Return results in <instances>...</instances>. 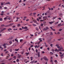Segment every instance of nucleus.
I'll return each instance as SVG.
<instances>
[{
  "label": "nucleus",
  "instance_id": "nucleus-10",
  "mask_svg": "<svg viewBox=\"0 0 64 64\" xmlns=\"http://www.w3.org/2000/svg\"><path fill=\"white\" fill-rule=\"evenodd\" d=\"M49 23L50 24H52V23H53V22H50Z\"/></svg>",
  "mask_w": 64,
  "mask_h": 64
},
{
  "label": "nucleus",
  "instance_id": "nucleus-39",
  "mask_svg": "<svg viewBox=\"0 0 64 64\" xmlns=\"http://www.w3.org/2000/svg\"><path fill=\"white\" fill-rule=\"evenodd\" d=\"M36 13L34 12V13H33V15H36Z\"/></svg>",
  "mask_w": 64,
  "mask_h": 64
},
{
  "label": "nucleus",
  "instance_id": "nucleus-8",
  "mask_svg": "<svg viewBox=\"0 0 64 64\" xmlns=\"http://www.w3.org/2000/svg\"><path fill=\"white\" fill-rule=\"evenodd\" d=\"M12 24H10V25H7V26H5V27H8V26H12Z\"/></svg>",
  "mask_w": 64,
  "mask_h": 64
},
{
  "label": "nucleus",
  "instance_id": "nucleus-15",
  "mask_svg": "<svg viewBox=\"0 0 64 64\" xmlns=\"http://www.w3.org/2000/svg\"><path fill=\"white\" fill-rule=\"evenodd\" d=\"M16 61L17 62H19V60L18 59H17L16 60Z\"/></svg>",
  "mask_w": 64,
  "mask_h": 64
},
{
  "label": "nucleus",
  "instance_id": "nucleus-28",
  "mask_svg": "<svg viewBox=\"0 0 64 64\" xmlns=\"http://www.w3.org/2000/svg\"><path fill=\"white\" fill-rule=\"evenodd\" d=\"M2 18H0V21H2Z\"/></svg>",
  "mask_w": 64,
  "mask_h": 64
},
{
  "label": "nucleus",
  "instance_id": "nucleus-43",
  "mask_svg": "<svg viewBox=\"0 0 64 64\" xmlns=\"http://www.w3.org/2000/svg\"><path fill=\"white\" fill-rule=\"evenodd\" d=\"M22 2V1H21V0H20L19 2V3H20V2Z\"/></svg>",
  "mask_w": 64,
  "mask_h": 64
},
{
  "label": "nucleus",
  "instance_id": "nucleus-49",
  "mask_svg": "<svg viewBox=\"0 0 64 64\" xmlns=\"http://www.w3.org/2000/svg\"><path fill=\"white\" fill-rule=\"evenodd\" d=\"M39 19L40 20V19H41V18L40 17H39Z\"/></svg>",
  "mask_w": 64,
  "mask_h": 64
},
{
  "label": "nucleus",
  "instance_id": "nucleus-54",
  "mask_svg": "<svg viewBox=\"0 0 64 64\" xmlns=\"http://www.w3.org/2000/svg\"><path fill=\"white\" fill-rule=\"evenodd\" d=\"M36 30H38V29L37 28H36Z\"/></svg>",
  "mask_w": 64,
  "mask_h": 64
},
{
  "label": "nucleus",
  "instance_id": "nucleus-5",
  "mask_svg": "<svg viewBox=\"0 0 64 64\" xmlns=\"http://www.w3.org/2000/svg\"><path fill=\"white\" fill-rule=\"evenodd\" d=\"M63 55H64L63 54H62V55H60V56L61 57V59H62V58H63Z\"/></svg>",
  "mask_w": 64,
  "mask_h": 64
},
{
  "label": "nucleus",
  "instance_id": "nucleus-40",
  "mask_svg": "<svg viewBox=\"0 0 64 64\" xmlns=\"http://www.w3.org/2000/svg\"><path fill=\"white\" fill-rule=\"evenodd\" d=\"M58 50H59V51H61V49L60 48L59 49H58Z\"/></svg>",
  "mask_w": 64,
  "mask_h": 64
},
{
  "label": "nucleus",
  "instance_id": "nucleus-27",
  "mask_svg": "<svg viewBox=\"0 0 64 64\" xmlns=\"http://www.w3.org/2000/svg\"><path fill=\"white\" fill-rule=\"evenodd\" d=\"M9 43H10V44H12V41H10V42Z\"/></svg>",
  "mask_w": 64,
  "mask_h": 64
},
{
  "label": "nucleus",
  "instance_id": "nucleus-32",
  "mask_svg": "<svg viewBox=\"0 0 64 64\" xmlns=\"http://www.w3.org/2000/svg\"><path fill=\"white\" fill-rule=\"evenodd\" d=\"M62 30V29H60L59 30V31H61Z\"/></svg>",
  "mask_w": 64,
  "mask_h": 64
},
{
  "label": "nucleus",
  "instance_id": "nucleus-30",
  "mask_svg": "<svg viewBox=\"0 0 64 64\" xmlns=\"http://www.w3.org/2000/svg\"><path fill=\"white\" fill-rule=\"evenodd\" d=\"M4 24H3L1 25V27H3V26H4Z\"/></svg>",
  "mask_w": 64,
  "mask_h": 64
},
{
  "label": "nucleus",
  "instance_id": "nucleus-4",
  "mask_svg": "<svg viewBox=\"0 0 64 64\" xmlns=\"http://www.w3.org/2000/svg\"><path fill=\"white\" fill-rule=\"evenodd\" d=\"M6 28H4L2 29L1 30V31H3L4 30H6Z\"/></svg>",
  "mask_w": 64,
  "mask_h": 64
},
{
  "label": "nucleus",
  "instance_id": "nucleus-61",
  "mask_svg": "<svg viewBox=\"0 0 64 64\" xmlns=\"http://www.w3.org/2000/svg\"><path fill=\"white\" fill-rule=\"evenodd\" d=\"M61 4H60L58 5V6H61Z\"/></svg>",
  "mask_w": 64,
  "mask_h": 64
},
{
  "label": "nucleus",
  "instance_id": "nucleus-6",
  "mask_svg": "<svg viewBox=\"0 0 64 64\" xmlns=\"http://www.w3.org/2000/svg\"><path fill=\"white\" fill-rule=\"evenodd\" d=\"M33 21H34V23H36V24H38V23H37V20H33Z\"/></svg>",
  "mask_w": 64,
  "mask_h": 64
},
{
  "label": "nucleus",
  "instance_id": "nucleus-35",
  "mask_svg": "<svg viewBox=\"0 0 64 64\" xmlns=\"http://www.w3.org/2000/svg\"><path fill=\"white\" fill-rule=\"evenodd\" d=\"M29 19H28V20H26V21L27 22H28V21H29Z\"/></svg>",
  "mask_w": 64,
  "mask_h": 64
},
{
  "label": "nucleus",
  "instance_id": "nucleus-46",
  "mask_svg": "<svg viewBox=\"0 0 64 64\" xmlns=\"http://www.w3.org/2000/svg\"><path fill=\"white\" fill-rule=\"evenodd\" d=\"M57 62V60H55L54 61V62H55L56 63Z\"/></svg>",
  "mask_w": 64,
  "mask_h": 64
},
{
  "label": "nucleus",
  "instance_id": "nucleus-16",
  "mask_svg": "<svg viewBox=\"0 0 64 64\" xmlns=\"http://www.w3.org/2000/svg\"><path fill=\"white\" fill-rule=\"evenodd\" d=\"M6 4H10V3L9 2H8L6 3Z\"/></svg>",
  "mask_w": 64,
  "mask_h": 64
},
{
  "label": "nucleus",
  "instance_id": "nucleus-11",
  "mask_svg": "<svg viewBox=\"0 0 64 64\" xmlns=\"http://www.w3.org/2000/svg\"><path fill=\"white\" fill-rule=\"evenodd\" d=\"M39 40H40V41H41V42H42V38H39Z\"/></svg>",
  "mask_w": 64,
  "mask_h": 64
},
{
  "label": "nucleus",
  "instance_id": "nucleus-45",
  "mask_svg": "<svg viewBox=\"0 0 64 64\" xmlns=\"http://www.w3.org/2000/svg\"><path fill=\"white\" fill-rule=\"evenodd\" d=\"M32 15V13H31L30 14V16H31V15Z\"/></svg>",
  "mask_w": 64,
  "mask_h": 64
},
{
  "label": "nucleus",
  "instance_id": "nucleus-26",
  "mask_svg": "<svg viewBox=\"0 0 64 64\" xmlns=\"http://www.w3.org/2000/svg\"><path fill=\"white\" fill-rule=\"evenodd\" d=\"M21 53L22 55H23V54H24V52H23V51L21 52Z\"/></svg>",
  "mask_w": 64,
  "mask_h": 64
},
{
  "label": "nucleus",
  "instance_id": "nucleus-55",
  "mask_svg": "<svg viewBox=\"0 0 64 64\" xmlns=\"http://www.w3.org/2000/svg\"><path fill=\"white\" fill-rule=\"evenodd\" d=\"M36 52H37L38 51V50H36Z\"/></svg>",
  "mask_w": 64,
  "mask_h": 64
},
{
  "label": "nucleus",
  "instance_id": "nucleus-34",
  "mask_svg": "<svg viewBox=\"0 0 64 64\" xmlns=\"http://www.w3.org/2000/svg\"><path fill=\"white\" fill-rule=\"evenodd\" d=\"M50 46L51 47H52L53 46V44H50Z\"/></svg>",
  "mask_w": 64,
  "mask_h": 64
},
{
  "label": "nucleus",
  "instance_id": "nucleus-52",
  "mask_svg": "<svg viewBox=\"0 0 64 64\" xmlns=\"http://www.w3.org/2000/svg\"><path fill=\"white\" fill-rule=\"evenodd\" d=\"M7 51V50L6 49H5L4 50V52H5V51Z\"/></svg>",
  "mask_w": 64,
  "mask_h": 64
},
{
  "label": "nucleus",
  "instance_id": "nucleus-58",
  "mask_svg": "<svg viewBox=\"0 0 64 64\" xmlns=\"http://www.w3.org/2000/svg\"><path fill=\"white\" fill-rule=\"evenodd\" d=\"M26 18H27V17L26 16H24V18H25V19H26Z\"/></svg>",
  "mask_w": 64,
  "mask_h": 64
},
{
  "label": "nucleus",
  "instance_id": "nucleus-53",
  "mask_svg": "<svg viewBox=\"0 0 64 64\" xmlns=\"http://www.w3.org/2000/svg\"><path fill=\"white\" fill-rule=\"evenodd\" d=\"M37 61H38L37 60H36L34 62V63H37Z\"/></svg>",
  "mask_w": 64,
  "mask_h": 64
},
{
  "label": "nucleus",
  "instance_id": "nucleus-17",
  "mask_svg": "<svg viewBox=\"0 0 64 64\" xmlns=\"http://www.w3.org/2000/svg\"><path fill=\"white\" fill-rule=\"evenodd\" d=\"M15 40L17 42H18V40L15 39Z\"/></svg>",
  "mask_w": 64,
  "mask_h": 64
},
{
  "label": "nucleus",
  "instance_id": "nucleus-13",
  "mask_svg": "<svg viewBox=\"0 0 64 64\" xmlns=\"http://www.w3.org/2000/svg\"><path fill=\"white\" fill-rule=\"evenodd\" d=\"M55 51H56V52H59V51L57 49H56L54 50Z\"/></svg>",
  "mask_w": 64,
  "mask_h": 64
},
{
  "label": "nucleus",
  "instance_id": "nucleus-57",
  "mask_svg": "<svg viewBox=\"0 0 64 64\" xmlns=\"http://www.w3.org/2000/svg\"><path fill=\"white\" fill-rule=\"evenodd\" d=\"M1 56H3V54H1Z\"/></svg>",
  "mask_w": 64,
  "mask_h": 64
},
{
  "label": "nucleus",
  "instance_id": "nucleus-62",
  "mask_svg": "<svg viewBox=\"0 0 64 64\" xmlns=\"http://www.w3.org/2000/svg\"><path fill=\"white\" fill-rule=\"evenodd\" d=\"M58 22H56V23H55V24H58Z\"/></svg>",
  "mask_w": 64,
  "mask_h": 64
},
{
  "label": "nucleus",
  "instance_id": "nucleus-7",
  "mask_svg": "<svg viewBox=\"0 0 64 64\" xmlns=\"http://www.w3.org/2000/svg\"><path fill=\"white\" fill-rule=\"evenodd\" d=\"M14 50L16 51H18L19 50V48H18V49H15Z\"/></svg>",
  "mask_w": 64,
  "mask_h": 64
},
{
  "label": "nucleus",
  "instance_id": "nucleus-42",
  "mask_svg": "<svg viewBox=\"0 0 64 64\" xmlns=\"http://www.w3.org/2000/svg\"><path fill=\"white\" fill-rule=\"evenodd\" d=\"M36 20H37V21H39V20L38 18H37L36 19Z\"/></svg>",
  "mask_w": 64,
  "mask_h": 64
},
{
  "label": "nucleus",
  "instance_id": "nucleus-2",
  "mask_svg": "<svg viewBox=\"0 0 64 64\" xmlns=\"http://www.w3.org/2000/svg\"><path fill=\"white\" fill-rule=\"evenodd\" d=\"M43 59H44V60H45L48 61V59L47 58V57H46V56H44L43 58Z\"/></svg>",
  "mask_w": 64,
  "mask_h": 64
},
{
  "label": "nucleus",
  "instance_id": "nucleus-33",
  "mask_svg": "<svg viewBox=\"0 0 64 64\" xmlns=\"http://www.w3.org/2000/svg\"><path fill=\"white\" fill-rule=\"evenodd\" d=\"M3 46H6V44H4L3 45Z\"/></svg>",
  "mask_w": 64,
  "mask_h": 64
},
{
  "label": "nucleus",
  "instance_id": "nucleus-21",
  "mask_svg": "<svg viewBox=\"0 0 64 64\" xmlns=\"http://www.w3.org/2000/svg\"><path fill=\"white\" fill-rule=\"evenodd\" d=\"M4 5V4H3V2H2L1 3V6H2V5Z\"/></svg>",
  "mask_w": 64,
  "mask_h": 64
},
{
  "label": "nucleus",
  "instance_id": "nucleus-47",
  "mask_svg": "<svg viewBox=\"0 0 64 64\" xmlns=\"http://www.w3.org/2000/svg\"><path fill=\"white\" fill-rule=\"evenodd\" d=\"M16 27V26H13V28H15Z\"/></svg>",
  "mask_w": 64,
  "mask_h": 64
},
{
  "label": "nucleus",
  "instance_id": "nucleus-48",
  "mask_svg": "<svg viewBox=\"0 0 64 64\" xmlns=\"http://www.w3.org/2000/svg\"><path fill=\"white\" fill-rule=\"evenodd\" d=\"M6 47H7V46H4V48H5V49H6Z\"/></svg>",
  "mask_w": 64,
  "mask_h": 64
},
{
  "label": "nucleus",
  "instance_id": "nucleus-31",
  "mask_svg": "<svg viewBox=\"0 0 64 64\" xmlns=\"http://www.w3.org/2000/svg\"><path fill=\"white\" fill-rule=\"evenodd\" d=\"M34 47L36 48H38V46H35Z\"/></svg>",
  "mask_w": 64,
  "mask_h": 64
},
{
  "label": "nucleus",
  "instance_id": "nucleus-56",
  "mask_svg": "<svg viewBox=\"0 0 64 64\" xmlns=\"http://www.w3.org/2000/svg\"><path fill=\"white\" fill-rule=\"evenodd\" d=\"M50 28L51 29H52H52H53V28H52V27H50Z\"/></svg>",
  "mask_w": 64,
  "mask_h": 64
},
{
  "label": "nucleus",
  "instance_id": "nucleus-12",
  "mask_svg": "<svg viewBox=\"0 0 64 64\" xmlns=\"http://www.w3.org/2000/svg\"><path fill=\"white\" fill-rule=\"evenodd\" d=\"M10 30H12V29L10 28H9L8 30V31L9 32H10Z\"/></svg>",
  "mask_w": 64,
  "mask_h": 64
},
{
  "label": "nucleus",
  "instance_id": "nucleus-29",
  "mask_svg": "<svg viewBox=\"0 0 64 64\" xmlns=\"http://www.w3.org/2000/svg\"><path fill=\"white\" fill-rule=\"evenodd\" d=\"M44 46H45V47H48V46L47 45H46V44H45Z\"/></svg>",
  "mask_w": 64,
  "mask_h": 64
},
{
  "label": "nucleus",
  "instance_id": "nucleus-63",
  "mask_svg": "<svg viewBox=\"0 0 64 64\" xmlns=\"http://www.w3.org/2000/svg\"><path fill=\"white\" fill-rule=\"evenodd\" d=\"M10 52H12V50H10Z\"/></svg>",
  "mask_w": 64,
  "mask_h": 64
},
{
  "label": "nucleus",
  "instance_id": "nucleus-64",
  "mask_svg": "<svg viewBox=\"0 0 64 64\" xmlns=\"http://www.w3.org/2000/svg\"><path fill=\"white\" fill-rule=\"evenodd\" d=\"M60 46H58V48H60Z\"/></svg>",
  "mask_w": 64,
  "mask_h": 64
},
{
  "label": "nucleus",
  "instance_id": "nucleus-36",
  "mask_svg": "<svg viewBox=\"0 0 64 64\" xmlns=\"http://www.w3.org/2000/svg\"><path fill=\"white\" fill-rule=\"evenodd\" d=\"M59 46V44H56V46Z\"/></svg>",
  "mask_w": 64,
  "mask_h": 64
},
{
  "label": "nucleus",
  "instance_id": "nucleus-59",
  "mask_svg": "<svg viewBox=\"0 0 64 64\" xmlns=\"http://www.w3.org/2000/svg\"><path fill=\"white\" fill-rule=\"evenodd\" d=\"M22 40H20V42H22Z\"/></svg>",
  "mask_w": 64,
  "mask_h": 64
},
{
  "label": "nucleus",
  "instance_id": "nucleus-1",
  "mask_svg": "<svg viewBox=\"0 0 64 64\" xmlns=\"http://www.w3.org/2000/svg\"><path fill=\"white\" fill-rule=\"evenodd\" d=\"M49 29V28L48 27H46L45 28H44L43 29L44 31H46V30H47L48 29Z\"/></svg>",
  "mask_w": 64,
  "mask_h": 64
},
{
  "label": "nucleus",
  "instance_id": "nucleus-24",
  "mask_svg": "<svg viewBox=\"0 0 64 64\" xmlns=\"http://www.w3.org/2000/svg\"><path fill=\"white\" fill-rule=\"evenodd\" d=\"M26 55H27H27H28V54H29V53L26 52Z\"/></svg>",
  "mask_w": 64,
  "mask_h": 64
},
{
  "label": "nucleus",
  "instance_id": "nucleus-19",
  "mask_svg": "<svg viewBox=\"0 0 64 64\" xmlns=\"http://www.w3.org/2000/svg\"><path fill=\"white\" fill-rule=\"evenodd\" d=\"M36 8H33L32 9V11H35V10H36Z\"/></svg>",
  "mask_w": 64,
  "mask_h": 64
},
{
  "label": "nucleus",
  "instance_id": "nucleus-41",
  "mask_svg": "<svg viewBox=\"0 0 64 64\" xmlns=\"http://www.w3.org/2000/svg\"><path fill=\"white\" fill-rule=\"evenodd\" d=\"M16 18L17 20H18V19H20V18H19V17H18Z\"/></svg>",
  "mask_w": 64,
  "mask_h": 64
},
{
  "label": "nucleus",
  "instance_id": "nucleus-25",
  "mask_svg": "<svg viewBox=\"0 0 64 64\" xmlns=\"http://www.w3.org/2000/svg\"><path fill=\"white\" fill-rule=\"evenodd\" d=\"M41 26L42 27V26H43V24H41Z\"/></svg>",
  "mask_w": 64,
  "mask_h": 64
},
{
  "label": "nucleus",
  "instance_id": "nucleus-60",
  "mask_svg": "<svg viewBox=\"0 0 64 64\" xmlns=\"http://www.w3.org/2000/svg\"><path fill=\"white\" fill-rule=\"evenodd\" d=\"M42 60H43V58H41L40 60L41 61H42Z\"/></svg>",
  "mask_w": 64,
  "mask_h": 64
},
{
  "label": "nucleus",
  "instance_id": "nucleus-20",
  "mask_svg": "<svg viewBox=\"0 0 64 64\" xmlns=\"http://www.w3.org/2000/svg\"><path fill=\"white\" fill-rule=\"evenodd\" d=\"M17 25H18V27H19V26H21L20 24H17Z\"/></svg>",
  "mask_w": 64,
  "mask_h": 64
},
{
  "label": "nucleus",
  "instance_id": "nucleus-22",
  "mask_svg": "<svg viewBox=\"0 0 64 64\" xmlns=\"http://www.w3.org/2000/svg\"><path fill=\"white\" fill-rule=\"evenodd\" d=\"M28 28L26 26H25V27H24V29H27Z\"/></svg>",
  "mask_w": 64,
  "mask_h": 64
},
{
  "label": "nucleus",
  "instance_id": "nucleus-3",
  "mask_svg": "<svg viewBox=\"0 0 64 64\" xmlns=\"http://www.w3.org/2000/svg\"><path fill=\"white\" fill-rule=\"evenodd\" d=\"M38 57L40 58V52H38Z\"/></svg>",
  "mask_w": 64,
  "mask_h": 64
},
{
  "label": "nucleus",
  "instance_id": "nucleus-14",
  "mask_svg": "<svg viewBox=\"0 0 64 64\" xmlns=\"http://www.w3.org/2000/svg\"><path fill=\"white\" fill-rule=\"evenodd\" d=\"M50 54L51 55H52L53 54V52H50Z\"/></svg>",
  "mask_w": 64,
  "mask_h": 64
},
{
  "label": "nucleus",
  "instance_id": "nucleus-51",
  "mask_svg": "<svg viewBox=\"0 0 64 64\" xmlns=\"http://www.w3.org/2000/svg\"><path fill=\"white\" fill-rule=\"evenodd\" d=\"M58 34H60V32H58Z\"/></svg>",
  "mask_w": 64,
  "mask_h": 64
},
{
  "label": "nucleus",
  "instance_id": "nucleus-23",
  "mask_svg": "<svg viewBox=\"0 0 64 64\" xmlns=\"http://www.w3.org/2000/svg\"><path fill=\"white\" fill-rule=\"evenodd\" d=\"M32 25H33V26H36V25L34 24H32Z\"/></svg>",
  "mask_w": 64,
  "mask_h": 64
},
{
  "label": "nucleus",
  "instance_id": "nucleus-44",
  "mask_svg": "<svg viewBox=\"0 0 64 64\" xmlns=\"http://www.w3.org/2000/svg\"><path fill=\"white\" fill-rule=\"evenodd\" d=\"M58 19H59L60 20H61V18H58Z\"/></svg>",
  "mask_w": 64,
  "mask_h": 64
},
{
  "label": "nucleus",
  "instance_id": "nucleus-9",
  "mask_svg": "<svg viewBox=\"0 0 64 64\" xmlns=\"http://www.w3.org/2000/svg\"><path fill=\"white\" fill-rule=\"evenodd\" d=\"M21 55H20V56H18V58H19V59L20 58V57H21Z\"/></svg>",
  "mask_w": 64,
  "mask_h": 64
},
{
  "label": "nucleus",
  "instance_id": "nucleus-18",
  "mask_svg": "<svg viewBox=\"0 0 64 64\" xmlns=\"http://www.w3.org/2000/svg\"><path fill=\"white\" fill-rule=\"evenodd\" d=\"M34 61H35L34 60L32 61L30 63H34Z\"/></svg>",
  "mask_w": 64,
  "mask_h": 64
},
{
  "label": "nucleus",
  "instance_id": "nucleus-38",
  "mask_svg": "<svg viewBox=\"0 0 64 64\" xmlns=\"http://www.w3.org/2000/svg\"><path fill=\"white\" fill-rule=\"evenodd\" d=\"M13 30H14V31H15V30H17V28H16V29H14Z\"/></svg>",
  "mask_w": 64,
  "mask_h": 64
},
{
  "label": "nucleus",
  "instance_id": "nucleus-37",
  "mask_svg": "<svg viewBox=\"0 0 64 64\" xmlns=\"http://www.w3.org/2000/svg\"><path fill=\"white\" fill-rule=\"evenodd\" d=\"M55 56H56V57H58V55H57V54H56Z\"/></svg>",
  "mask_w": 64,
  "mask_h": 64
},
{
  "label": "nucleus",
  "instance_id": "nucleus-50",
  "mask_svg": "<svg viewBox=\"0 0 64 64\" xmlns=\"http://www.w3.org/2000/svg\"><path fill=\"white\" fill-rule=\"evenodd\" d=\"M53 35V33H52V32H51L50 33V35Z\"/></svg>",
  "mask_w": 64,
  "mask_h": 64
}]
</instances>
